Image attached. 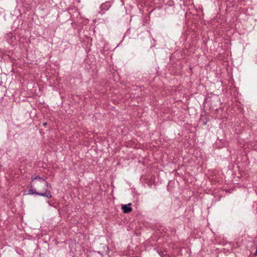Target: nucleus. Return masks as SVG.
<instances>
[{
    "label": "nucleus",
    "mask_w": 257,
    "mask_h": 257,
    "mask_svg": "<svg viewBox=\"0 0 257 257\" xmlns=\"http://www.w3.org/2000/svg\"><path fill=\"white\" fill-rule=\"evenodd\" d=\"M31 183L36 187L37 192L39 193H43L45 195H41L48 198H52L51 192V186L43 178L36 175H33L31 177Z\"/></svg>",
    "instance_id": "1"
},
{
    "label": "nucleus",
    "mask_w": 257,
    "mask_h": 257,
    "mask_svg": "<svg viewBox=\"0 0 257 257\" xmlns=\"http://www.w3.org/2000/svg\"><path fill=\"white\" fill-rule=\"evenodd\" d=\"M28 194H35L37 195H45L43 193H39L38 192H37L36 187L33 186V185H31L30 186V188L28 190Z\"/></svg>",
    "instance_id": "2"
},
{
    "label": "nucleus",
    "mask_w": 257,
    "mask_h": 257,
    "mask_svg": "<svg viewBox=\"0 0 257 257\" xmlns=\"http://www.w3.org/2000/svg\"><path fill=\"white\" fill-rule=\"evenodd\" d=\"M132 204L128 203L125 205H122L121 209L122 211L124 213H128L131 212L132 211V208L131 207Z\"/></svg>",
    "instance_id": "3"
},
{
    "label": "nucleus",
    "mask_w": 257,
    "mask_h": 257,
    "mask_svg": "<svg viewBox=\"0 0 257 257\" xmlns=\"http://www.w3.org/2000/svg\"><path fill=\"white\" fill-rule=\"evenodd\" d=\"M106 4H103L101 5V9H104L105 8Z\"/></svg>",
    "instance_id": "4"
},
{
    "label": "nucleus",
    "mask_w": 257,
    "mask_h": 257,
    "mask_svg": "<svg viewBox=\"0 0 257 257\" xmlns=\"http://www.w3.org/2000/svg\"><path fill=\"white\" fill-rule=\"evenodd\" d=\"M47 125V123L46 122H45L43 123V125L45 126Z\"/></svg>",
    "instance_id": "5"
}]
</instances>
